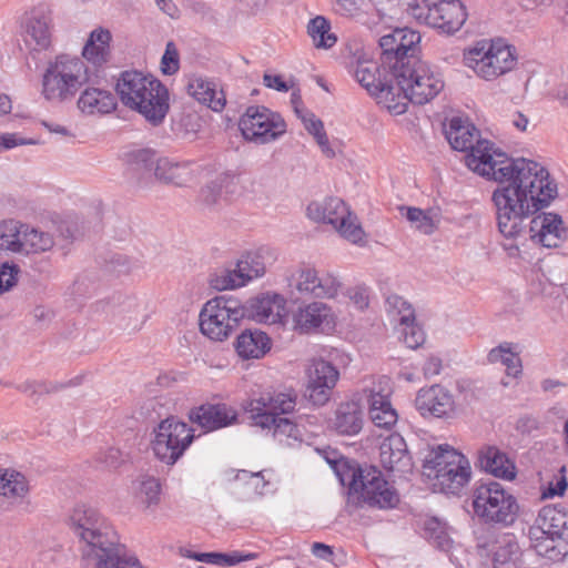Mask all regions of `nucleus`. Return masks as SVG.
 I'll return each instance as SVG.
<instances>
[{"label": "nucleus", "instance_id": "aec40b11", "mask_svg": "<svg viewBox=\"0 0 568 568\" xmlns=\"http://www.w3.org/2000/svg\"><path fill=\"white\" fill-rule=\"evenodd\" d=\"M420 34L408 28H397L388 34H384L379 40L383 53L389 59L392 55L396 59L394 64H400L408 58L414 57Z\"/></svg>", "mask_w": 568, "mask_h": 568}, {"label": "nucleus", "instance_id": "69168bd1", "mask_svg": "<svg viewBox=\"0 0 568 568\" xmlns=\"http://www.w3.org/2000/svg\"><path fill=\"white\" fill-rule=\"evenodd\" d=\"M19 272V267L14 264L3 263L0 265V295L17 284Z\"/></svg>", "mask_w": 568, "mask_h": 568}, {"label": "nucleus", "instance_id": "864d4df0", "mask_svg": "<svg viewBox=\"0 0 568 568\" xmlns=\"http://www.w3.org/2000/svg\"><path fill=\"white\" fill-rule=\"evenodd\" d=\"M232 181L227 174H222L203 186L199 194V203L205 209L216 205L222 195V189Z\"/></svg>", "mask_w": 568, "mask_h": 568}, {"label": "nucleus", "instance_id": "5701e85b", "mask_svg": "<svg viewBox=\"0 0 568 568\" xmlns=\"http://www.w3.org/2000/svg\"><path fill=\"white\" fill-rule=\"evenodd\" d=\"M199 172L200 166L194 162H175L168 158L158 159L154 166V175L158 180L176 186H187L193 183Z\"/></svg>", "mask_w": 568, "mask_h": 568}, {"label": "nucleus", "instance_id": "c756f323", "mask_svg": "<svg viewBox=\"0 0 568 568\" xmlns=\"http://www.w3.org/2000/svg\"><path fill=\"white\" fill-rule=\"evenodd\" d=\"M558 197L557 179L546 166L535 162V214L550 207Z\"/></svg>", "mask_w": 568, "mask_h": 568}, {"label": "nucleus", "instance_id": "c9c22d12", "mask_svg": "<svg viewBox=\"0 0 568 568\" xmlns=\"http://www.w3.org/2000/svg\"><path fill=\"white\" fill-rule=\"evenodd\" d=\"M271 348L268 336L258 329L242 332L235 342V349L243 359L261 358Z\"/></svg>", "mask_w": 568, "mask_h": 568}, {"label": "nucleus", "instance_id": "8fccbe9b", "mask_svg": "<svg viewBox=\"0 0 568 568\" xmlns=\"http://www.w3.org/2000/svg\"><path fill=\"white\" fill-rule=\"evenodd\" d=\"M307 32L316 48L329 49L337 38L331 32L329 22L322 16H317L308 22Z\"/></svg>", "mask_w": 568, "mask_h": 568}, {"label": "nucleus", "instance_id": "6ab92c4d", "mask_svg": "<svg viewBox=\"0 0 568 568\" xmlns=\"http://www.w3.org/2000/svg\"><path fill=\"white\" fill-rule=\"evenodd\" d=\"M245 316L261 324H280L286 316V300L272 292L250 298L245 305Z\"/></svg>", "mask_w": 568, "mask_h": 568}, {"label": "nucleus", "instance_id": "20e7f679", "mask_svg": "<svg viewBox=\"0 0 568 568\" xmlns=\"http://www.w3.org/2000/svg\"><path fill=\"white\" fill-rule=\"evenodd\" d=\"M89 80L88 67L80 58L59 55L43 72L41 93L52 103L70 102Z\"/></svg>", "mask_w": 568, "mask_h": 568}, {"label": "nucleus", "instance_id": "f8f14e48", "mask_svg": "<svg viewBox=\"0 0 568 568\" xmlns=\"http://www.w3.org/2000/svg\"><path fill=\"white\" fill-rule=\"evenodd\" d=\"M245 140L268 143L283 135L286 131L284 119L262 105L248 106L239 122Z\"/></svg>", "mask_w": 568, "mask_h": 568}, {"label": "nucleus", "instance_id": "2eb2a0df", "mask_svg": "<svg viewBox=\"0 0 568 568\" xmlns=\"http://www.w3.org/2000/svg\"><path fill=\"white\" fill-rule=\"evenodd\" d=\"M21 37L30 51H43L51 44L52 17L44 4L33 7L21 18Z\"/></svg>", "mask_w": 568, "mask_h": 568}, {"label": "nucleus", "instance_id": "4be33fe9", "mask_svg": "<svg viewBox=\"0 0 568 568\" xmlns=\"http://www.w3.org/2000/svg\"><path fill=\"white\" fill-rule=\"evenodd\" d=\"M236 416V412L225 404H203L189 413L190 420L205 432L232 425Z\"/></svg>", "mask_w": 568, "mask_h": 568}, {"label": "nucleus", "instance_id": "bf43d9fd", "mask_svg": "<svg viewBox=\"0 0 568 568\" xmlns=\"http://www.w3.org/2000/svg\"><path fill=\"white\" fill-rule=\"evenodd\" d=\"M316 284V298H334L342 287L341 280L332 272H318Z\"/></svg>", "mask_w": 568, "mask_h": 568}, {"label": "nucleus", "instance_id": "58836bf2", "mask_svg": "<svg viewBox=\"0 0 568 568\" xmlns=\"http://www.w3.org/2000/svg\"><path fill=\"white\" fill-rule=\"evenodd\" d=\"M90 566L91 568H145L135 556L120 552L118 536L113 545L105 548Z\"/></svg>", "mask_w": 568, "mask_h": 568}, {"label": "nucleus", "instance_id": "72a5a7b5", "mask_svg": "<svg viewBox=\"0 0 568 568\" xmlns=\"http://www.w3.org/2000/svg\"><path fill=\"white\" fill-rule=\"evenodd\" d=\"M535 526L542 535L551 534L568 541V513L552 506L539 510Z\"/></svg>", "mask_w": 568, "mask_h": 568}, {"label": "nucleus", "instance_id": "2f4dec72", "mask_svg": "<svg viewBox=\"0 0 568 568\" xmlns=\"http://www.w3.org/2000/svg\"><path fill=\"white\" fill-rule=\"evenodd\" d=\"M78 108L87 114H105L115 110L116 100L108 90L88 87L78 99Z\"/></svg>", "mask_w": 568, "mask_h": 568}, {"label": "nucleus", "instance_id": "c85d7f7f", "mask_svg": "<svg viewBox=\"0 0 568 568\" xmlns=\"http://www.w3.org/2000/svg\"><path fill=\"white\" fill-rule=\"evenodd\" d=\"M349 402L341 403L335 412L334 428L341 435H355L363 426L362 393Z\"/></svg>", "mask_w": 568, "mask_h": 568}, {"label": "nucleus", "instance_id": "f257e3e1", "mask_svg": "<svg viewBox=\"0 0 568 568\" xmlns=\"http://www.w3.org/2000/svg\"><path fill=\"white\" fill-rule=\"evenodd\" d=\"M465 164L481 176L508 184L493 193L498 229L506 239L513 240L505 244L509 256L529 262L532 242L530 161L524 158L511 159L494 149L489 141H483L478 143L473 154L465 155Z\"/></svg>", "mask_w": 568, "mask_h": 568}, {"label": "nucleus", "instance_id": "338daca9", "mask_svg": "<svg viewBox=\"0 0 568 568\" xmlns=\"http://www.w3.org/2000/svg\"><path fill=\"white\" fill-rule=\"evenodd\" d=\"M424 530L427 537L437 540L440 547L447 544L446 526L437 518L427 519L424 524Z\"/></svg>", "mask_w": 568, "mask_h": 568}, {"label": "nucleus", "instance_id": "7ed1b4c3", "mask_svg": "<svg viewBox=\"0 0 568 568\" xmlns=\"http://www.w3.org/2000/svg\"><path fill=\"white\" fill-rule=\"evenodd\" d=\"M343 486L369 506L393 508L398 495L374 464H329Z\"/></svg>", "mask_w": 568, "mask_h": 568}, {"label": "nucleus", "instance_id": "a19ab883", "mask_svg": "<svg viewBox=\"0 0 568 568\" xmlns=\"http://www.w3.org/2000/svg\"><path fill=\"white\" fill-rule=\"evenodd\" d=\"M490 551L495 568H508L517 559L519 547L513 535L505 534L495 540Z\"/></svg>", "mask_w": 568, "mask_h": 568}, {"label": "nucleus", "instance_id": "9d476101", "mask_svg": "<svg viewBox=\"0 0 568 568\" xmlns=\"http://www.w3.org/2000/svg\"><path fill=\"white\" fill-rule=\"evenodd\" d=\"M464 64L486 81L495 80L516 64L511 47L501 42H478L464 53Z\"/></svg>", "mask_w": 568, "mask_h": 568}, {"label": "nucleus", "instance_id": "ea45409f", "mask_svg": "<svg viewBox=\"0 0 568 568\" xmlns=\"http://www.w3.org/2000/svg\"><path fill=\"white\" fill-rule=\"evenodd\" d=\"M535 552L538 556L557 561L568 554V541L551 534L542 535L535 526Z\"/></svg>", "mask_w": 568, "mask_h": 568}, {"label": "nucleus", "instance_id": "a211bd4d", "mask_svg": "<svg viewBox=\"0 0 568 568\" xmlns=\"http://www.w3.org/2000/svg\"><path fill=\"white\" fill-rule=\"evenodd\" d=\"M307 394L317 406L325 405L339 378L338 369L327 361L314 359L308 367Z\"/></svg>", "mask_w": 568, "mask_h": 568}, {"label": "nucleus", "instance_id": "f704fd0d", "mask_svg": "<svg viewBox=\"0 0 568 568\" xmlns=\"http://www.w3.org/2000/svg\"><path fill=\"white\" fill-rule=\"evenodd\" d=\"M112 34L102 27L91 31L82 50V55L91 63L101 65L109 61L111 55Z\"/></svg>", "mask_w": 568, "mask_h": 568}, {"label": "nucleus", "instance_id": "79ce46f5", "mask_svg": "<svg viewBox=\"0 0 568 568\" xmlns=\"http://www.w3.org/2000/svg\"><path fill=\"white\" fill-rule=\"evenodd\" d=\"M371 7L365 11L363 23L368 28L379 31L383 28L390 27L393 1L392 0H369Z\"/></svg>", "mask_w": 568, "mask_h": 568}, {"label": "nucleus", "instance_id": "09e8293b", "mask_svg": "<svg viewBox=\"0 0 568 568\" xmlns=\"http://www.w3.org/2000/svg\"><path fill=\"white\" fill-rule=\"evenodd\" d=\"M23 223L16 220L0 222V251L20 254Z\"/></svg>", "mask_w": 568, "mask_h": 568}, {"label": "nucleus", "instance_id": "0eeeda50", "mask_svg": "<svg viewBox=\"0 0 568 568\" xmlns=\"http://www.w3.org/2000/svg\"><path fill=\"white\" fill-rule=\"evenodd\" d=\"M475 515L486 524L511 525L519 513L516 498L497 481L477 485L473 491Z\"/></svg>", "mask_w": 568, "mask_h": 568}, {"label": "nucleus", "instance_id": "1a4fd4ad", "mask_svg": "<svg viewBox=\"0 0 568 568\" xmlns=\"http://www.w3.org/2000/svg\"><path fill=\"white\" fill-rule=\"evenodd\" d=\"M306 214L315 222L331 224L343 239L353 244L364 245L366 243V234L357 216L337 196L311 202L306 207Z\"/></svg>", "mask_w": 568, "mask_h": 568}, {"label": "nucleus", "instance_id": "774afa93", "mask_svg": "<svg viewBox=\"0 0 568 568\" xmlns=\"http://www.w3.org/2000/svg\"><path fill=\"white\" fill-rule=\"evenodd\" d=\"M477 462H510V458L506 456L497 446L484 444L476 453Z\"/></svg>", "mask_w": 568, "mask_h": 568}, {"label": "nucleus", "instance_id": "e433bc0d", "mask_svg": "<svg viewBox=\"0 0 568 568\" xmlns=\"http://www.w3.org/2000/svg\"><path fill=\"white\" fill-rule=\"evenodd\" d=\"M54 236L40 227L23 223L20 254H42L53 248Z\"/></svg>", "mask_w": 568, "mask_h": 568}, {"label": "nucleus", "instance_id": "f3484780", "mask_svg": "<svg viewBox=\"0 0 568 568\" xmlns=\"http://www.w3.org/2000/svg\"><path fill=\"white\" fill-rule=\"evenodd\" d=\"M296 395L294 393L264 392L250 404L255 424L262 428L271 429L278 414H288L294 410Z\"/></svg>", "mask_w": 568, "mask_h": 568}, {"label": "nucleus", "instance_id": "c03bdc74", "mask_svg": "<svg viewBox=\"0 0 568 568\" xmlns=\"http://www.w3.org/2000/svg\"><path fill=\"white\" fill-rule=\"evenodd\" d=\"M381 103H383L387 110L394 114H403L406 112L409 99L405 92L398 90L397 83L384 82L378 92L374 94Z\"/></svg>", "mask_w": 568, "mask_h": 568}, {"label": "nucleus", "instance_id": "49530a36", "mask_svg": "<svg viewBox=\"0 0 568 568\" xmlns=\"http://www.w3.org/2000/svg\"><path fill=\"white\" fill-rule=\"evenodd\" d=\"M354 75L356 81L372 95L378 92V89L384 84L381 79L379 65L374 61H359Z\"/></svg>", "mask_w": 568, "mask_h": 568}, {"label": "nucleus", "instance_id": "0e129e2a", "mask_svg": "<svg viewBox=\"0 0 568 568\" xmlns=\"http://www.w3.org/2000/svg\"><path fill=\"white\" fill-rule=\"evenodd\" d=\"M179 52L175 44L170 41L166 43L165 52L161 59V71L164 74L172 75L179 70Z\"/></svg>", "mask_w": 568, "mask_h": 568}, {"label": "nucleus", "instance_id": "603ef678", "mask_svg": "<svg viewBox=\"0 0 568 568\" xmlns=\"http://www.w3.org/2000/svg\"><path fill=\"white\" fill-rule=\"evenodd\" d=\"M386 305L389 317L398 324V328L416 320L414 307L402 296H389Z\"/></svg>", "mask_w": 568, "mask_h": 568}, {"label": "nucleus", "instance_id": "412c9836", "mask_svg": "<svg viewBox=\"0 0 568 568\" xmlns=\"http://www.w3.org/2000/svg\"><path fill=\"white\" fill-rule=\"evenodd\" d=\"M292 321L295 331L308 334L322 325H329L333 322V312L323 302L303 303L293 312Z\"/></svg>", "mask_w": 568, "mask_h": 568}, {"label": "nucleus", "instance_id": "a18cd8bd", "mask_svg": "<svg viewBox=\"0 0 568 568\" xmlns=\"http://www.w3.org/2000/svg\"><path fill=\"white\" fill-rule=\"evenodd\" d=\"M29 490L26 477L11 469H0V496L23 498Z\"/></svg>", "mask_w": 568, "mask_h": 568}, {"label": "nucleus", "instance_id": "a878e982", "mask_svg": "<svg viewBox=\"0 0 568 568\" xmlns=\"http://www.w3.org/2000/svg\"><path fill=\"white\" fill-rule=\"evenodd\" d=\"M415 403L422 414L429 413L436 417L447 415L453 410L454 406V399L450 393L439 385L420 389Z\"/></svg>", "mask_w": 568, "mask_h": 568}, {"label": "nucleus", "instance_id": "9b49d317", "mask_svg": "<svg viewBox=\"0 0 568 568\" xmlns=\"http://www.w3.org/2000/svg\"><path fill=\"white\" fill-rule=\"evenodd\" d=\"M409 13L418 22L445 33L458 31L466 21V10L459 0H414Z\"/></svg>", "mask_w": 568, "mask_h": 568}, {"label": "nucleus", "instance_id": "ddd939ff", "mask_svg": "<svg viewBox=\"0 0 568 568\" xmlns=\"http://www.w3.org/2000/svg\"><path fill=\"white\" fill-rule=\"evenodd\" d=\"M193 429L174 418L162 420L155 432L152 448L155 457L166 462H176L192 443Z\"/></svg>", "mask_w": 568, "mask_h": 568}, {"label": "nucleus", "instance_id": "5fc2aeb1", "mask_svg": "<svg viewBox=\"0 0 568 568\" xmlns=\"http://www.w3.org/2000/svg\"><path fill=\"white\" fill-rule=\"evenodd\" d=\"M273 428V436L281 443L291 446V439L294 442L302 440V433L300 428L286 417H276L275 422L271 424Z\"/></svg>", "mask_w": 568, "mask_h": 568}, {"label": "nucleus", "instance_id": "cd10ccee", "mask_svg": "<svg viewBox=\"0 0 568 568\" xmlns=\"http://www.w3.org/2000/svg\"><path fill=\"white\" fill-rule=\"evenodd\" d=\"M277 261V252L274 248L262 246L248 252L237 262V272L243 273L246 283L263 276L266 270Z\"/></svg>", "mask_w": 568, "mask_h": 568}, {"label": "nucleus", "instance_id": "b1692460", "mask_svg": "<svg viewBox=\"0 0 568 568\" xmlns=\"http://www.w3.org/2000/svg\"><path fill=\"white\" fill-rule=\"evenodd\" d=\"M151 314L152 311L146 301L136 297H124L119 304L116 315L121 329L131 334L141 331L151 317Z\"/></svg>", "mask_w": 568, "mask_h": 568}, {"label": "nucleus", "instance_id": "4c0bfd02", "mask_svg": "<svg viewBox=\"0 0 568 568\" xmlns=\"http://www.w3.org/2000/svg\"><path fill=\"white\" fill-rule=\"evenodd\" d=\"M399 210L410 226L424 235H432L438 229L442 220L440 211L437 207L422 210L415 206H402Z\"/></svg>", "mask_w": 568, "mask_h": 568}, {"label": "nucleus", "instance_id": "4468645a", "mask_svg": "<svg viewBox=\"0 0 568 568\" xmlns=\"http://www.w3.org/2000/svg\"><path fill=\"white\" fill-rule=\"evenodd\" d=\"M422 476L434 491L458 495L470 481V464H423Z\"/></svg>", "mask_w": 568, "mask_h": 568}, {"label": "nucleus", "instance_id": "473e14b6", "mask_svg": "<svg viewBox=\"0 0 568 568\" xmlns=\"http://www.w3.org/2000/svg\"><path fill=\"white\" fill-rule=\"evenodd\" d=\"M132 489L136 501L144 510H154L160 505L162 484L154 475H139L132 483Z\"/></svg>", "mask_w": 568, "mask_h": 568}, {"label": "nucleus", "instance_id": "393cba45", "mask_svg": "<svg viewBox=\"0 0 568 568\" xmlns=\"http://www.w3.org/2000/svg\"><path fill=\"white\" fill-rule=\"evenodd\" d=\"M535 224H539L535 239L538 237L544 247H558L565 241L566 229L561 215L541 210L535 214Z\"/></svg>", "mask_w": 568, "mask_h": 568}, {"label": "nucleus", "instance_id": "3c124183", "mask_svg": "<svg viewBox=\"0 0 568 568\" xmlns=\"http://www.w3.org/2000/svg\"><path fill=\"white\" fill-rule=\"evenodd\" d=\"M318 271L311 266L298 267L290 280V286L300 294L316 297Z\"/></svg>", "mask_w": 568, "mask_h": 568}, {"label": "nucleus", "instance_id": "bb28decb", "mask_svg": "<svg viewBox=\"0 0 568 568\" xmlns=\"http://www.w3.org/2000/svg\"><path fill=\"white\" fill-rule=\"evenodd\" d=\"M445 135L454 150L469 151L468 154H473L478 143L484 141L477 139V129L468 120L459 116L450 119Z\"/></svg>", "mask_w": 568, "mask_h": 568}, {"label": "nucleus", "instance_id": "f03ea898", "mask_svg": "<svg viewBox=\"0 0 568 568\" xmlns=\"http://www.w3.org/2000/svg\"><path fill=\"white\" fill-rule=\"evenodd\" d=\"M121 103L159 124L169 111V91L162 82L138 70L123 71L115 85Z\"/></svg>", "mask_w": 568, "mask_h": 568}, {"label": "nucleus", "instance_id": "39448f33", "mask_svg": "<svg viewBox=\"0 0 568 568\" xmlns=\"http://www.w3.org/2000/svg\"><path fill=\"white\" fill-rule=\"evenodd\" d=\"M392 69L398 90L405 92L414 104L422 105L432 101L445 87L438 69L416 57H410L400 64H393Z\"/></svg>", "mask_w": 568, "mask_h": 568}, {"label": "nucleus", "instance_id": "680f3d73", "mask_svg": "<svg viewBox=\"0 0 568 568\" xmlns=\"http://www.w3.org/2000/svg\"><path fill=\"white\" fill-rule=\"evenodd\" d=\"M256 558V554L254 552H241V551H232L230 554L223 552H209L206 557V564L230 567L237 565L242 561L252 560Z\"/></svg>", "mask_w": 568, "mask_h": 568}, {"label": "nucleus", "instance_id": "e2e57ef3", "mask_svg": "<svg viewBox=\"0 0 568 568\" xmlns=\"http://www.w3.org/2000/svg\"><path fill=\"white\" fill-rule=\"evenodd\" d=\"M398 332L403 342L412 349H416L422 346L426 339L425 333L416 323V320L398 328Z\"/></svg>", "mask_w": 568, "mask_h": 568}, {"label": "nucleus", "instance_id": "7c9ffc66", "mask_svg": "<svg viewBox=\"0 0 568 568\" xmlns=\"http://www.w3.org/2000/svg\"><path fill=\"white\" fill-rule=\"evenodd\" d=\"M187 92L215 112L222 111L225 106L226 98L223 90H217L216 84L205 78H191L187 83Z\"/></svg>", "mask_w": 568, "mask_h": 568}, {"label": "nucleus", "instance_id": "dca6fc26", "mask_svg": "<svg viewBox=\"0 0 568 568\" xmlns=\"http://www.w3.org/2000/svg\"><path fill=\"white\" fill-rule=\"evenodd\" d=\"M390 393V381L385 376L362 390V398L368 404L371 419L378 427L389 428L397 422V413L389 402Z\"/></svg>", "mask_w": 568, "mask_h": 568}, {"label": "nucleus", "instance_id": "13d9d810", "mask_svg": "<svg viewBox=\"0 0 568 568\" xmlns=\"http://www.w3.org/2000/svg\"><path fill=\"white\" fill-rule=\"evenodd\" d=\"M210 284L217 291H225L244 286L246 281L243 277V273L237 272L236 266L234 270H223L219 273H215L211 277Z\"/></svg>", "mask_w": 568, "mask_h": 568}, {"label": "nucleus", "instance_id": "37998d69", "mask_svg": "<svg viewBox=\"0 0 568 568\" xmlns=\"http://www.w3.org/2000/svg\"><path fill=\"white\" fill-rule=\"evenodd\" d=\"M487 359L490 364L500 363L506 366L508 377H518L521 374V361L515 348L508 344L503 343L499 346L489 351Z\"/></svg>", "mask_w": 568, "mask_h": 568}, {"label": "nucleus", "instance_id": "6e6552de", "mask_svg": "<svg viewBox=\"0 0 568 568\" xmlns=\"http://www.w3.org/2000/svg\"><path fill=\"white\" fill-rule=\"evenodd\" d=\"M245 316L242 303L234 297L216 296L200 312L201 333L214 342L227 339Z\"/></svg>", "mask_w": 568, "mask_h": 568}, {"label": "nucleus", "instance_id": "052dcab7", "mask_svg": "<svg viewBox=\"0 0 568 568\" xmlns=\"http://www.w3.org/2000/svg\"><path fill=\"white\" fill-rule=\"evenodd\" d=\"M266 473V470L250 471L242 469L237 471L235 479L247 486L255 494L263 495L268 485Z\"/></svg>", "mask_w": 568, "mask_h": 568}, {"label": "nucleus", "instance_id": "4d7b16f0", "mask_svg": "<svg viewBox=\"0 0 568 568\" xmlns=\"http://www.w3.org/2000/svg\"><path fill=\"white\" fill-rule=\"evenodd\" d=\"M567 488L568 480L566 477V466L564 465L541 485V499L561 497Z\"/></svg>", "mask_w": 568, "mask_h": 568}, {"label": "nucleus", "instance_id": "423d86ee", "mask_svg": "<svg viewBox=\"0 0 568 568\" xmlns=\"http://www.w3.org/2000/svg\"><path fill=\"white\" fill-rule=\"evenodd\" d=\"M69 526L74 536L84 544L83 558L88 566L115 541L116 532L111 524L91 506L77 505L70 514Z\"/></svg>", "mask_w": 568, "mask_h": 568}, {"label": "nucleus", "instance_id": "6e6d98bb", "mask_svg": "<svg viewBox=\"0 0 568 568\" xmlns=\"http://www.w3.org/2000/svg\"><path fill=\"white\" fill-rule=\"evenodd\" d=\"M423 462H468L467 456L449 444L427 447Z\"/></svg>", "mask_w": 568, "mask_h": 568}, {"label": "nucleus", "instance_id": "de8ad7c7", "mask_svg": "<svg viewBox=\"0 0 568 568\" xmlns=\"http://www.w3.org/2000/svg\"><path fill=\"white\" fill-rule=\"evenodd\" d=\"M410 458L407 444L399 434H392L379 444V462H403Z\"/></svg>", "mask_w": 568, "mask_h": 568}]
</instances>
